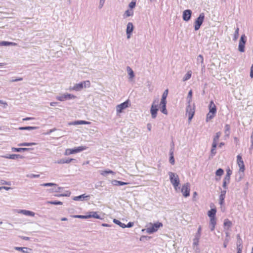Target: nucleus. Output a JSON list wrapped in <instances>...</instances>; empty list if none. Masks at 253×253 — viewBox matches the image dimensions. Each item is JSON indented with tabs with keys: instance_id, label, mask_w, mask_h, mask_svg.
<instances>
[{
	"instance_id": "1",
	"label": "nucleus",
	"mask_w": 253,
	"mask_h": 253,
	"mask_svg": "<svg viewBox=\"0 0 253 253\" xmlns=\"http://www.w3.org/2000/svg\"><path fill=\"white\" fill-rule=\"evenodd\" d=\"M90 83L89 81H83L78 84H75L73 86L69 88L70 90H75L79 91L81 90L83 88L89 87L90 86Z\"/></svg>"
},
{
	"instance_id": "2",
	"label": "nucleus",
	"mask_w": 253,
	"mask_h": 253,
	"mask_svg": "<svg viewBox=\"0 0 253 253\" xmlns=\"http://www.w3.org/2000/svg\"><path fill=\"white\" fill-rule=\"evenodd\" d=\"M169 180L171 183L172 184L175 190H177V188H178V185H179V178L176 174L172 172H169Z\"/></svg>"
},
{
	"instance_id": "3",
	"label": "nucleus",
	"mask_w": 253,
	"mask_h": 253,
	"mask_svg": "<svg viewBox=\"0 0 253 253\" xmlns=\"http://www.w3.org/2000/svg\"><path fill=\"white\" fill-rule=\"evenodd\" d=\"M150 226L146 229L147 233L149 234H152L157 232L160 227L163 226L162 223L160 222H157L154 224L150 223Z\"/></svg>"
},
{
	"instance_id": "4",
	"label": "nucleus",
	"mask_w": 253,
	"mask_h": 253,
	"mask_svg": "<svg viewBox=\"0 0 253 253\" xmlns=\"http://www.w3.org/2000/svg\"><path fill=\"white\" fill-rule=\"evenodd\" d=\"M195 112L194 104L191 106V104H187L186 107V114L188 117V121L190 122L193 118Z\"/></svg>"
},
{
	"instance_id": "5",
	"label": "nucleus",
	"mask_w": 253,
	"mask_h": 253,
	"mask_svg": "<svg viewBox=\"0 0 253 253\" xmlns=\"http://www.w3.org/2000/svg\"><path fill=\"white\" fill-rule=\"evenodd\" d=\"M86 149V146H81L72 149H67L65 152V155H69L77 153Z\"/></svg>"
},
{
	"instance_id": "6",
	"label": "nucleus",
	"mask_w": 253,
	"mask_h": 253,
	"mask_svg": "<svg viewBox=\"0 0 253 253\" xmlns=\"http://www.w3.org/2000/svg\"><path fill=\"white\" fill-rule=\"evenodd\" d=\"M205 19V14L201 13L199 17L196 19L194 23V29L195 31L198 30L202 24H203Z\"/></svg>"
},
{
	"instance_id": "7",
	"label": "nucleus",
	"mask_w": 253,
	"mask_h": 253,
	"mask_svg": "<svg viewBox=\"0 0 253 253\" xmlns=\"http://www.w3.org/2000/svg\"><path fill=\"white\" fill-rule=\"evenodd\" d=\"M159 103L158 99H155L153 101L150 109L151 116L153 119H155L157 117L158 109V103Z\"/></svg>"
},
{
	"instance_id": "8",
	"label": "nucleus",
	"mask_w": 253,
	"mask_h": 253,
	"mask_svg": "<svg viewBox=\"0 0 253 253\" xmlns=\"http://www.w3.org/2000/svg\"><path fill=\"white\" fill-rule=\"evenodd\" d=\"M130 105V101L129 100H127L126 101L116 106L117 113H121L123 110L128 107Z\"/></svg>"
},
{
	"instance_id": "9",
	"label": "nucleus",
	"mask_w": 253,
	"mask_h": 253,
	"mask_svg": "<svg viewBox=\"0 0 253 253\" xmlns=\"http://www.w3.org/2000/svg\"><path fill=\"white\" fill-rule=\"evenodd\" d=\"M247 42V37L245 34L241 35V38L239 41L238 49L241 52L245 51V45Z\"/></svg>"
},
{
	"instance_id": "10",
	"label": "nucleus",
	"mask_w": 253,
	"mask_h": 253,
	"mask_svg": "<svg viewBox=\"0 0 253 253\" xmlns=\"http://www.w3.org/2000/svg\"><path fill=\"white\" fill-rule=\"evenodd\" d=\"M76 96L72 94L65 93L60 96H56V99L60 101H64L67 100L75 99Z\"/></svg>"
},
{
	"instance_id": "11",
	"label": "nucleus",
	"mask_w": 253,
	"mask_h": 253,
	"mask_svg": "<svg viewBox=\"0 0 253 253\" xmlns=\"http://www.w3.org/2000/svg\"><path fill=\"white\" fill-rule=\"evenodd\" d=\"M190 184L189 183H185L182 185L181 188V192L183 196L187 197L190 195Z\"/></svg>"
},
{
	"instance_id": "12",
	"label": "nucleus",
	"mask_w": 253,
	"mask_h": 253,
	"mask_svg": "<svg viewBox=\"0 0 253 253\" xmlns=\"http://www.w3.org/2000/svg\"><path fill=\"white\" fill-rule=\"evenodd\" d=\"M237 164L240 168L239 170L241 172H244L245 169V165L242 156L240 155H238L237 156Z\"/></svg>"
},
{
	"instance_id": "13",
	"label": "nucleus",
	"mask_w": 253,
	"mask_h": 253,
	"mask_svg": "<svg viewBox=\"0 0 253 253\" xmlns=\"http://www.w3.org/2000/svg\"><path fill=\"white\" fill-rule=\"evenodd\" d=\"M77 162V160L75 159H72V158H68V159H61L58 160H57L55 163L58 164H69L71 162Z\"/></svg>"
},
{
	"instance_id": "14",
	"label": "nucleus",
	"mask_w": 253,
	"mask_h": 253,
	"mask_svg": "<svg viewBox=\"0 0 253 253\" xmlns=\"http://www.w3.org/2000/svg\"><path fill=\"white\" fill-rule=\"evenodd\" d=\"M192 11L190 9L185 10L183 12L182 18L185 21H189L191 17Z\"/></svg>"
},
{
	"instance_id": "15",
	"label": "nucleus",
	"mask_w": 253,
	"mask_h": 253,
	"mask_svg": "<svg viewBox=\"0 0 253 253\" xmlns=\"http://www.w3.org/2000/svg\"><path fill=\"white\" fill-rule=\"evenodd\" d=\"M133 29L134 27L133 24L131 22H128L127 24L126 30L127 39H129L130 38V36L131 35L132 32H133Z\"/></svg>"
},
{
	"instance_id": "16",
	"label": "nucleus",
	"mask_w": 253,
	"mask_h": 253,
	"mask_svg": "<svg viewBox=\"0 0 253 253\" xmlns=\"http://www.w3.org/2000/svg\"><path fill=\"white\" fill-rule=\"evenodd\" d=\"M167 101L161 100L160 102V109L161 111L163 114L167 115L168 114V111L166 109Z\"/></svg>"
},
{
	"instance_id": "17",
	"label": "nucleus",
	"mask_w": 253,
	"mask_h": 253,
	"mask_svg": "<svg viewBox=\"0 0 253 253\" xmlns=\"http://www.w3.org/2000/svg\"><path fill=\"white\" fill-rule=\"evenodd\" d=\"M226 191L225 190H221L219 197V203L222 206L224 203V199L225 198Z\"/></svg>"
},
{
	"instance_id": "18",
	"label": "nucleus",
	"mask_w": 253,
	"mask_h": 253,
	"mask_svg": "<svg viewBox=\"0 0 253 253\" xmlns=\"http://www.w3.org/2000/svg\"><path fill=\"white\" fill-rule=\"evenodd\" d=\"M3 158L6 159H10L12 160H15L17 159H21L22 158V156L19 154H8L5 156H2Z\"/></svg>"
},
{
	"instance_id": "19",
	"label": "nucleus",
	"mask_w": 253,
	"mask_h": 253,
	"mask_svg": "<svg viewBox=\"0 0 253 253\" xmlns=\"http://www.w3.org/2000/svg\"><path fill=\"white\" fill-rule=\"evenodd\" d=\"M209 112L212 113H216L217 111L216 107L212 100L211 101L209 105Z\"/></svg>"
},
{
	"instance_id": "20",
	"label": "nucleus",
	"mask_w": 253,
	"mask_h": 253,
	"mask_svg": "<svg viewBox=\"0 0 253 253\" xmlns=\"http://www.w3.org/2000/svg\"><path fill=\"white\" fill-rule=\"evenodd\" d=\"M18 213H22L24 215L30 216H34L35 215V213L33 211H27L25 210H21L18 211Z\"/></svg>"
},
{
	"instance_id": "21",
	"label": "nucleus",
	"mask_w": 253,
	"mask_h": 253,
	"mask_svg": "<svg viewBox=\"0 0 253 253\" xmlns=\"http://www.w3.org/2000/svg\"><path fill=\"white\" fill-rule=\"evenodd\" d=\"M63 188L61 187H58L57 185L55 183V185H53L52 186V188L48 189V191L50 193H53V192H59L61 191V190L63 189Z\"/></svg>"
},
{
	"instance_id": "22",
	"label": "nucleus",
	"mask_w": 253,
	"mask_h": 253,
	"mask_svg": "<svg viewBox=\"0 0 253 253\" xmlns=\"http://www.w3.org/2000/svg\"><path fill=\"white\" fill-rule=\"evenodd\" d=\"M90 123L89 122L85 121H76L74 122H72L69 123L70 125H88L90 124Z\"/></svg>"
},
{
	"instance_id": "23",
	"label": "nucleus",
	"mask_w": 253,
	"mask_h": 253,
	"mask_svg": "<svg viewBox=\"0 0 253 253\" xmlns=\"http://www.w3.org/2000/svg\"><path fill=\"white\" fill-rule=\"evenodd\" d=\"M216 224V218H210L209 227L211 231L214 230Z\"/></svg>"
},
{
	"instance_id": "24",
	"label": "nucleus",
	"mask_w": 253,
	"mask_h": 253,
	"mask_svg": "<svg viewBox=\"0 0 253 253\" xmlns=\"http://www.w3.org/2000/svg\"><path fill=\"white\" fill-rule=\"evenodd\" d=\"M93 217L96 219H102L96 211H91L87 215V218Z\"/></svg>"
},
{
	"instance_id": "25",
	"label": "nucleus",
	"mask_w": 253,
	"mask_h": 253,
	"mask_svg": "<svg viewBox=\"0 0 253 253\" xmlns=\"http://www.w3.org/2000/svg\"><path fill=\"white\" fill-rule=\"evenodd\" d=\"M14 249L16 251H20L23 253H28L29 251L31 250V249L28 248L27 247H14Z\"/></svg>"
},
{
	"instance_id": "26",
	"label": "nucleus",
	"mask_w": 253,
	"mask_h": 253,
	"mask_svg": "<svg viewBox=\"0 0 253 253\" xmlns=\"http://www.w3.org/2000/svg\"><path fill=\"white\" fill-rule=\"evenodd\" d=\"M112 184L115 186H123L126 185L128 184L127 182H125L121 181H119L117 180H113L111 182Z\"/></svg>"
},
{
	"instance_id": "27",
	"label": "nucleus",
	"mask_w": 253,
	"mask_h": 253,
	"mask_svg": "<svg viewBox=\"0 0 253 253\" xmlns=\"http://www.w3.org/2000/svg\"><path fill=\"white\" fill-rule=\"evenodd\" d=\"M17 44L15 42H7V41H2L0 42V46H16Z\"/></svg>"
},
{
	"instance_id": "28",
	"label": "nucleus",
	"mask_w": 253,
	"mask_h": 253,
	"mask_svg": "<svg viewBox=\"0 0 253 253\" xmlns=\"http://www.w3.org/2000/svg\"><path fill=\"white\" fill-rule=\"evenodd\" d=\"M216 209L215 208L211 209L208 212V215L210 218H215Z\"/></svg>"
},
{
	"instance_id": "29",
	"label": "nucleus",
	"mask_w": 253,
	"mask_h": 253,
	"mask_svg": "<svg viewBox=\"0 0 253 253\" xmlns=\"http://www.w3.org/2000/svg\"><path fill=\"white\" fill-rule=\"evenodd\" d=\"M89 196L83 194L78 196L74 197L73 199L74 201H83L85 198H88Z\"/></svg>"
},
{
	"instance_id": "30",
	"label": "nucleus",
	"mask_w": 253,
	"mask_h": 253,
	"mask_svg": "<svg viewBox=\"0 0 253 253\" xmlns=\"http://www.w3.org/2000/svg\"><path fill=\"white\" fill-rule=\"evenodd\" d=\"M173 148L170 149L169 151V163L171 165H174L175 163L174 158L173 156Z\"/></svg>"
},
{
	"instance_id": "31",
	"label": "nucleus",
	"mask_w": 253,
	"mask_h": 253,
	"mask_svg": "<svg viewBox=\"0 0 253 253\" xmlns=\"http://www.w3.org/2000/svg\"><path fill=\"white\" fill-rule=\"evenodd\" d=\"M232 170L229 168H228L226 169V174L224 178V179L230 182V176L232 174Z\"/></svg>"
},
{
	"instance_id": "32",
	"label": "nucleus",
	"mask_w": 253,
	"mask_h": 253,
	"mask_svg": "<svg viewBox=\"0 0 253 253\" xmlns=\"http://www.w3.org/2000/svg\"><path fill=\"white\" fill-rule=\"evenodd\" d=\"M30 148H15V147H12L11 150L12 152H24L26 151L29 150H30Z\"/></svg>"
},
{
	"instance_id": "33",
	"label": "nucleus",
	"mask_w": 253,
	"mask_h": 253,
	"mask_svg": "<svg viewBox=\"0 0 253 253\" xmlns=\"http://www.w3.org/2000/svg\"><path fill=\"white\" fill-rule=\"evenodd\" d=\"M192 100V90L191 89L189 91L186 98L187 104H191Z\"/></svg>"
},
{
	"instance_id": "34",
	"label": "nucleus",
	"mask_w": 253,
	"mask_h": 253,
	"mask_svg": "<svg viewBox=\"0 0 253 253\" xmlns=\"http://www.w3.org/2000/svg\"><path fill=\"white\" fill-rule=\"evenodd\" d=\"M237 243H236L237 248L242 249V248H243L242 240V239L240 238L239 235H237Z\"/></svg>"
},
{
	"instance_id": "35",
	"label": "nucleus",
	"mask_w": 253,
	"mask_h": 253,
	"mask_svg": "<svg viewBox=\"0 0 253 253\" xmlns=\"http://www.w3.org/2000/svg\"><path fill=\"white\" fill-rule=\"evenodd\" d=\"M197 64L201 63L203 68H205V65H204V57L203 55L200 54L198 56L197 58Z\"/></svg>"
},
{
	"instance_id": "36",
	"label": "nucleus",
	"mask_w": 253,
	"mask_h": 253,
	"mask_svg": "<svg viewBox=\"0 0 253 253\" xmlns=\"http://www.w3.org/2000/svg\"><path fill=\"white\" fill-rule=\"evenodd\" d=\"M127 71L128 72L129 79H132L134 77V74L133 70L129 67L127 66L126 68Z\"/></svg>"
},
{
	"instance_id": "37",
	"label": "nucleus",
	"mask_w": 253,
	"mask_h": 253,
	"mask_svg": "<svg viewBox=\"0 0 253 253\" xmlns=\"http://www.w3.org/2000/svg\"><path fill=\"white\" fill-rule=\"evenodd\" d=\"M192 75V72L191 71H188L183 78V81L185 82L190 79Z\"/></svg>"
},
{
	"instance_id": "38",
	"label": "nucleus",
	"mask_w": 253,
	"mask_h": 253,
	"mask_svg": "<svg viewBox=\"0 0 253 253\" xmlns=\"http://www.w3.org/2000/svg\"><path fill=\"white\" fill-rule=\"evenodd\" d=\"M113 222L115 223V224L118 225L119 226H120L121 227H122L123 228H126V224L121 222L120 221H119L118 219H114Z\"/></svg>"
},
{
	"instance_id": "39",
	"label": "nucleus",
	"mask_w": 253,
	"mask_h": 253,
	"mask_svg": "<svg viewBox=\"0 0 253 253\" xmlns=\"http://www.w3.org/2000/svg\"><path fill=\"white\" fill-rule=\"evenodd\" d=\"M37 128H38V127H37V126H25V127H20L19 128V130H30L36 129Z\"/></svg>"
},
{
	"instance_id": "40",
	"label": "nucleus",
	"mask_w": 253,
	"mask_h": 253,
	"mask_svg": "<svg viewBox=\"0 0 253 253\" xmlns=\"http://www.w3.org/2000/svg\"><path fill=\"white\" fill-rule=\"evenodd\" d=\"M216 113H212L209 112L207 115L206 121L208 122L211 120L215 116Z\"/></svg>"
},
{
	"instance_id": "41",
	"label": "nucleus",
	"mask_w": 253,
	"mask_h": 253,
	"mask_svg": "<svg viewBox=\"0 0 253 253\" xmlns=\"http://www.w3.org/2000/svg\"><path fill=\"white\" fill-rule=\"evenodd\" d=\"M239 28L238 27H237L235 29V31L234 34L233 41H235L238 39V38L239 37Z\"/></svg>"
},
{
	"instance_id": "42",
	"label": "nucleus",
	"mask_w": 253,
	"mask_h": 253,
	"mask_svg": "<svg viewBox=\"0 0 253 253\" xmlns=\"http://www.w3.org/2000/svg\"><path fill=\"white\" fill-rule=\"evenodd\" d=\"M133 15V11L132 9H127L125 12L124 15L126 17H129Z\"/></svg>"
},
{
	"instance_id": "43",
	"label": "nucleus",
	"mask_w": 253,
	"mask_h": 253,
	"mask_svg": "<svg viewBox=\"0 0 253 253\" xmlns=\"http://www.w3.org/2000/svg\"><path fill=\"white\" fill-rule=\"evenodd\" d=\"M220 135L221 132L220 131L216 132L215 135L214 136V138L213 139V142L217 143Z\"/></svg>"
},
{
	"instance_id": "44",
	"label": "nucleus",
	"mask_w": 253,
	"mask_h": 253,
	"mask_svg": "<svg viewBox=\"0 0 253 253\" xmlns=\"http://www.w3.org/2000/svg\"><path fill=\"white\" fill-rule=\"evenodd\" d=\"M100 173L103 176H106L107 174H114V172L109 169L102 171Z\"/></svg>"
},
{
	"instance_id": "45",
	"label": "nucleus",
	"mask_w": 253,
	"mask_h": 253,
	"mask_svg": "<svg viewBox=\"0 0 253 253\" xmlns=\"http://www.w3.org/2000/svg\"><path fill=\"white\" fill-rule=\"evenodd\" d=\"M230 130V126L228 124H226L225 126V133L226 135L229 136Z\"/></svg>"
},
{
	"instance_id": "46",
	"label": "nucleus",
	"mask_w": 253,
	"mask_h": 253,
	"mask_svg": "<svg viewBox=\"0 0 253 253\" xmlns=\"http://www.w3.org/2000/svg\"><path fill=\"white\" fill-rule=\"evenodd\" d=\"M71 194V192L69 191H66L65 193L61 194L55 195L56 197H69Z\"/></svg>"
},
{
	"instance_id": "47",
	"label": "nucleus",
	"mask_w": 253,
	"mask_h": 253,
	"mask_svg": "<svg viewBox=\"0 0 253 253\" xmlns=\"http://www.w3.org/2000/svg\"><path fill=\"white\" fill-rule=\"evenodd\" d=\"M36 145V143H33V142H32V143L24 142V143H22L19 144L18 146H32V145Z\"/></svg>"
},
{
	"instance_id": "48",
	"label": "nucleus",
	"mask_w": 253,
	"mask_h": 253,
	"mask_svg": "<svg viewBox=\"0 0 253 253\" xmlns=\"http://www.w3.org/2000/svg\"><path fill=\"white\" fill-rule=\"evenodd\" d=\"M201 231H202V227L201 226H199L197 233H196L195 237L197 238H200L201 235Z\"/></svg>"
},
{
	"instance_id": "49",
	"label": "nucleus",
	"mask_w": 253,
	"mask_h": 253,
	"mask_svg": "<svg viewBox=\"0 0 253 253\" xmlns=\"http://www.w3.org/2000/svg\"><path fill=\"white\" fill-rule=\"evenodd\" d=\"M200 239V238L194 237L193 242V246L194 248L195 247V246H198L199 245V242Z\"/></svg>"
},
{
	"instance_id": "50",
	"label": "nucleus",
	"mask_w": 253,
	"mask_h": 253,
	"mask_svg": "<svg viewBox=\"0 0 253 253\" xmlns=\"http://www.w3.org/2000/svg\"><path fill=\"white\" fill-rule=\"evenodd\" d=\"M168 89H166L164 91V92L163 93L161 100L167 101L166 98L168 96Z\"/></svg>"
},
{
	"instance_id": "51",
	"label": "nucleus",
	"mask_w": 253,
	"mask_h": 253,
	"mask_svg": "<svg viewBox=\"0 0 253 253\" xmlns=\"http://www.w3.org/2000/svg\"><path fill=\"white\" fill-rule=\"evenodd\" d=\"M224 173V170H223V169H221V168H219L215 172V174L217 175V176H221V175H223Z\"/></svg>"
},
{
	"instance_id": "52",
	"label": "nucleus",
	"mask_w": 253,
	"mask_h": 253,
	"mask_svg": "<svg viewBox=\"0 0 253 253\" xmlns=\"http://www.w3.org/2000/svg\"><path fill=\"white\" fill-rule=\"evenodd\" d=\"M224 225L228 227H230L232 225V222L229 219H226L224 222Z\"/></svg>"
},
{
	"instance_id": "53",
	"label": "nucleus",
	"mask_w": 253,
	"mask_h": 253,
	"mask_svg": "<svg viewBox=\"0 0 253 253\" xmlns=\"http://www.w3.org/2000/svg\"><path fill=\"white\" fill-rule=\"evenodd\" d=\"M48 203L51 205H61L63 204V203L60 201H49Z\"/></svg>"
},
{
	"instance_id": "54",
	"label": "nucleus",
	"mask_w": 253,
	"mask_h": 253,
	"mask_svg": "<svg viewBox=\"0 0 253 253\" xmlns=\"http://www.w3.org/2000/svg\"><path fill=\"white\" fill-rule=\"evenodd\" d=\"M53 185H55V183H44L41 184V186L43 187H48V186H53Z\"/></svg>"
},
{
	"instance_id": "55",
	"label": "nucleus",
	"mask_w": 253,
	"mask_h": 253,
	"mask_svg": "<svg viewBox=\"0 0 253 253\" xmlns=\"http://www.w3.org/2000/svg\"><path fill=\"white\" fill-rule=\"evenodd\" d=\"M136 5V1L135 0H132L129 4V7L131 9L135 7Z\"/></svg>"
},
{
	"instance_id": "56",
	"label": "nucleus",
	"mask_w": 253,
	"mask_h": 253,
	"mask_svg": "<svg viewBox=\"0 0 253 253\" xmlns=\"http://www.w3.org/2000/svg\"><path fill=\"white\" fill-rule=\"evenodd\" d=\"M27 176L28 177H29V178H33L39 177V175L31 173V174H28L27 175Z\"/></svg>"
},
{
	"instance_id": "57",
	"label": "nucleus",
	"mask_w": 253,
	"mask_h": 253,
	"mask_svg": "<svg viewBox=\"0 0 253 253\" xmlns=\"http://www.w3.org/2000/svg\"><path fill=\"white\" fill-rule=\"evenodd\" d=\"M230 182L228 181H226L224 179H223V185H222V186L224 188V189L225 190L227 188V185Z\"/></svg>"
},
{
	"instance_id": "58",
	"label": "nucleus",
	"mask_w": 253,
	"mask_h": 253,
	"mask_svg": "<svg viewBox=\"0 0 253 253\" xmlns=\"http://www.w3.org/2000/svg\"><path fill=\"white\" fill-rule=\"evenodd\" d=\"M74 217L76 218H78L86 219V218H87V215H75Z\"/></svg>"
},
{
	"instance_id": "59",
	"label": "nucleus",
	"mask_w": 253,
	"mask_h": 253,
	"mask_svg": "<svg viewBox=\"0 0 253 253\" xmlns=\"http://www.w3.org/2000/svg\"><path fill=\"white\" fill-rule=\"evenodd\" d=\"M105 0H100L99 5V8H101L103 7V6L105 3Z\"/></svg>"
},
{
	"instance_id": "60",
	"label": "nucleus",
	"mask_w": 253,
	"mask_h": 253,
	"mask_svg": "<svg viewBox=\"0 0 253 253\" xmlns=\"http://www.w3.org/2000/svg\"><path fill=\"white\" fill-rule=\"evenodd\" d=\"M134 225V223L132 222H129L126 225V227L130 228L132 227Z\"/></svg>"
},
{
	"instance_id": "61",
	"label": "nucleus",
	"mask_w": 253,
	"mask_h": 253,
	"mask_svg": "<svg viewBox=\"0 0 253 253\" xmlns=\"http://www.w3.org/2000/svg\"><path fill=\"white\" fill-rule=\"evenodd\" d=\"M216 153V152L215 149H211V157L214 156L215 155Z\"/></svg>"
},
{
	"instance_id": "62",
	"label": "nucleus",
	"mask_w": 253,
	"mask_h": 253,
	"mask_svg": "<svg viewBox=\"0 0 253 253\" xmlns=\"http://www.w3.org/2000/svg\"><path fill=\"white\" fill-rule=\"evenodd\" d=\"M22 80H23V79L22 78H19L15 79H12L11 81V82H18V81H21Z\"/></svg>"
},
{
	"instance_id": "63",
	"label": "nucleus",
	"mask_w": 253,
	"mask_h": 253,
	"mask_svg": "<svg viewBox=\"0 0 253 253\" xmlns=\"http://www.w3.org/2000/svg\"><path fill=\"white\" fill-rule=\"evenodd\" d=\"M228 242L229 240L227 239L225 240L224 242L223 243V247L224 248H226L227 247Z\"/></svg>"
},
{
	"instance_id": "64",
	"label": "nucleus",
	"mask_w": 253,
	"mask_h": 253,
	"mask_svg": "<svg viewBox=\"0 0 253 253\" xmlns=\"http://www.w3.org/2000/svg\"><path fill=\"white\" fill-rule=\"evenodd\" d=\"M250 77L252 78H253V64L251 66V67Z\"/></svg>"
}]
</instances>
